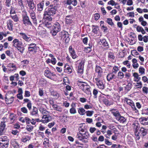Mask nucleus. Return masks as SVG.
Instances as JSON below:
<instances>
[{
    "mask_svg": "<svg viewBox=\"0 0 148 148\" xmlns=\"http://www.w3.org/2000/svg\"><path fill=\"white\" fill-rule=\"evenodd\" d=\"M56 6L53 7V5H50L47 9L45 10L43 14V18L47 20L52 21V18L51 16L56 14Z\"/></svg>",
    "mask_w": 148,
    "mask_h": 148,
    "instance_id": "obj_1",
    "label": "nucleus"
},
{
    "mask_svg": "<svg viewBox=\"0 0 148 148\" xmlns=\"http://www.w3.org/2000/svg\"><path fill=\"white\" fill-rule=\"evenodd\" d=\"M12 43L13 46L17 48L21 53H23L24 48L21 41H20L18 39H15L13 41Z\"/></svg>",
    "mask_w": 148,
    "mask_h": 148,
    "instance_id": "obj_2",
    "label": "nucleus"
},
{
    "mask_svg": "<svg viewBox=\"0 0 148 148\" xmlns=\"http://www.w3.org/2000/svg\"><path fill=\"white\" fill-rule=\"evenodd\" d=\"M61 29V26L59 23L56 22L52 26L51 33L53 36H56L57 33L60 32Z\"/></svg>",
    "mask_w": 148,
    "mask_h": 148,
    "instance_id": "obj_3",
    "label": "nucleus"
},
{
    "mask_svg": "<svg viewBox=\"0 0 148 148\" xmlns=\"http://www.w3.org/2000/svg\"><path fill=\"white\" fill-rule=\"evenodd\" d=\"M79 88L83 90L87 95H91V93L90 89V86L85 83H80L78 84Z\"/></svg>",
    "mask_w": 148,
    "mask_h": 148,
    "instance_id": "obj_4",
    "label": "nucleus"
},
{
    "mask_svg": "<svg viewBox=\"0 0 148 148\" xmlns=\"http://www.w3.org/2000/svg\"><path fill=\"white\" fill-rule=\"evenodd\" d=\"M22 21L23 24L26 25H32V24L30 21L29 17L27 15V12L23 11L22 12Z\"/></svg>",
    "mask_w": 148,
    "mask_h": 148,
    "instance_id": "obj_5",
    "label": "nucleus"
},
{
    "mask_svg": "<svg viewBox=\"0 0 148 148\" xmlns=\"http://www.w3.org/2000/svg\"><path fill=\"white\" fill-rule=\"evenodd\" d=\"M13 94L11 92L7 93L5 95V99L7 104H10L14 101Z\"/></svg>",
    "mask_w": 148,
    "mask_h": 148,
    "instance_id": "obj_6",
    "label": "nucleus"
},
{
    "mask_svg": "<svg viewBox=\"0 0 148 148\" xmlns=\"http://www.w3.org/2000/svg\"><path fill=\"white\" fill-rule=\"evenodd\" d=\"M95 80L97 85L99 88L101 89H103L104 88L105 85L103 82V81L101 79V77H95Z\"/></svg>",
    "mask_w": 148,
    "mask_h": 148,
    "instance_id": "obj_7",
    "label": "nucleus"
},
{
    "mask_svg": "<svg viewBox=\"0 0 148 148\" xmlns=\"http://www.w3.org/2000/svg\"><path fill=\"white\" fill-rule=\"evenodd\" d=\"M28 49L29 51L33 54H35L37 51V48L35 43H32L28 45Z\"/></svg>",
    "mask_w": 148,
    "mask_h": 148,
    "instance_id": "obj_8",
    "label": "nucleus"
},
{
    "mask_svg": "<svg viewBox=\"0 0 148 148\" xmlns=\"http://www.w3.org/2000/svg\"><path fill=\"white\" fill-rule=\"evenodd\" d=\"M95 77H101L103 69L99 66H96L95 68Z\"/></svg>",
    "mask_w": 148,
    "mask_h": 148,
    "instance_id": "obj_9",
    "label": "nucleus"
},
{
    "mask_svg": "<svg viewBox=\"0 0 148 148\" xmlns=\"http://www.w3.org/2000/svg\"><path fill=\"white\" fill-rule=\"evenodd\" d=\"M117 77L116 75L111 72L109 73L107 75V79L108 81L113 80L115 82L117 81Z\"/></svg>",
    "mask_w": 148,
    "mask_h": 148,
    "instance_id": "obj_10",
    "label": "nucleus"
},
{
    "mask_svg": "<svg viewBox=\"0 0 148 148\" xmlns=\"http://www.w3.org/2000/svg\"><path fill=\"white\" fill-rule=\"evenodd\" d=\"M42 118V119L40 121L44 123H47L49 122L52 119L51 116L47 114L43 115Z\"/></svg>",
    "mask_w": 148,
    "mask_h": 148,
    "instance_id": "obj_11",
    "label": "nucleus"
},
{
    "mask_svg": "<svg viewBox=\"0 0 148 148\" xmlns=\"http://www.w3.org/2000/svg\"><path fill=\"white\" fill-rule=\"evenodd\" d=\"M44 75L46 77L51 80L53 79V77L56 75L55 74L51 73L49 70L47 69L45 71Z\"/></svg>",
    "mask_w": 148,
    "mask_h": 148,
    "instance_id": "obj_12",
    "label": "nucleus"
},
{
    "mask_svg": "<svg viewBox=\"0 0 148 148\" xmlns=\"http://www.w3.org/2000/svg\"><path fill=\"white\" fill-rule=\"evenodd\" d=\"M85 60H81L78 66L77 72L78 73H81L83 72V69Z\"/></svg>",
    "mask_w": 148,
    "mask_h": 148,
    "instance_id": "obj_13",
    "label": "nucleus"
},
{
    "mask_svg": "<svg viewBox=\"0 0 148 148\" xmlns=\"http://www.w3.org/2000/svg\"><path fill=\"white\" fill-rule=\"evenodd\" d=\"M62 38L64 40L66 43H68L70 40L69 34L66 32L63 31L62 32Z\"/></svg>",
    "mask_w": 148,
    "mask_h": 148,
    "instance_id": "obj_14",
    "label": "nucleus"
},
{
    "mask_svg": "<svg viewBox=\"0 0 148 148\" xmlns=\"http://www.w3.org/2000/svg\"><path fill=\"white\" fill-rule=\"evenodd\" d=\"M20 36L25 41L29 42L31 40V38L25 33H20L19 34Z\"/></svg>",
    "mask_w": 148,
    "mask_h": 148,
    "instance_id": "obj_15",
    "label": "nucleus"
},
{
    "mask_svg": "<svg viewBox=\"0 0 148 148\" xmlns=\"http://www.w3.org/2000/svg\"><path fill=\"white\" fill-rule=\"evenodd\" d=\"M29 13L30 14L32 20V21L33 23L35 24L36 25V19L35 16V13L33 10H29Z\"/></svg>",
    "mask_w": 148,
    "mask_h": 148,
    "instance_id": "obj_16",
    "label": "nucleus"
},
{
    "mask_svg": "<svg viewBox=\"0 0 148 148\" xmlns=\"http://www.w3.org/2000/svg\"><path fill=\"white\" fill-rule=\"evenodd\" d=\"M44 1H42L37 5V10L38 11H42L43 9L44 4Z\"/></svg>",
    "mask_w": 148,
    "mask_h": 148,
    "instance_id": "obj_17",
    "label": "nucleus"
},
{
    "mask_svg": "<svg viewBox=\"0 0 148 148\" xmlns=\"http://www.w3.org/2000/svg\"><path fill=\"white\" fill-rule=\"evenodd\" d=\"M9 145L8 140L0 141V145L1 148H7Z\"/></svg>",
    "mask_w": 148,
    "mask_h": 148,
    "instance_id": "obj_18",
    "label": "nucleus"
},
{
    "mask_svg": "<svg viewBox=\"0 0 148 148\" xmlns=\"http://www.w3.org/2000/svg\"><path fill=\"white\" fill-rule=\"evenodd\" d=\"M7 23L8 29L10 31H12L13 27V21L12 20L9 19Z\"/></svg>",
    "mask_w": 148,
    "mask_h": 148,
    "instance_id": "obj_19",
    "label": "nucleus"
},
{
    "mask_svg": "<svg viewBox=\"0 0 148 148\" xmlns=\"http://www.w3.org/2000/svg\"><path fill=\"white\" fill-rule=\"evenodd\" d=\"M139 121L141 123L144 125H148V117H141L139 119Z\"/></svg>",
    "mask_w": 148,
    "mask_h": 148,
    "instance_id": "obj_20",
    "label": "nucleus"
},
{
    "mask_svg": "<svg viewBox=\"0 0 148 148\" xmlns=\"http://www.w3.org/2000/svg\"><path fill=\"white\" fill-rule=\"evenodd\" d=\"M116 119L120 123H124L125 122H126V119L124 117L121 116L120 115H119Z\"/></svg>",
    "mask_w": 148,
    "mask_h": 148,
    "instance_id": "obj_21",
    "label": "nucleus"
},
{
    "mask_svg": "<svg viewBox=\"0 0 148 148\" xmlns=\"http://www.w3.org/2000/svg\"><path fill=\"white\" fill-rule=\"evenodd\" d=\"M11 144L14 148H19V144L16 140H12L11 141Z\"/></svg>",
    "mask_w": 148,
    "mask_h": 148,
    "instance_id": "obj_22",
    "label": "nucleus"
},
{
    "mask_svg": "<svg viewBox=\"0 0 148 148\" xmlns=\"http://www.w3.org/2000/svg\"><path fill=\"white\" fill-rule=\"evenodd\" d=\"M133 75L134 77V81L135 82H138L141 79L140 77H139V75L137 73H134Z\"/></svg>",
    "mask_w": 148,
    "mask_h": 148,
    "instance_id": "obj_23",
    "label": "nucleus"
},
{
    "mask_svg": "<svg viewBox=\"0 0 148 148\" xmlns=\"http://www.w3.org/2000/svg\"><path fill=\"white\" fill-rule=\"evenodd\" d=\"M66 4L69 5L72 4L73 6H75L77 4V1L76 0H67Z\"/></svg>",
    "mask_w": 148,
    "mask_h": 148,
    "instance_id": "obj_24",
    "label": "nucleus"
},
{
    "mask_svg": "<svg viewBox=\"0 0 148 148\" xmlns=\"http://www.w3.org/2000/svg\"><path fill=\"white\" fill-rule=\"evenodd\" d=\"M8 67L9 68L10 71H13L16 70V66L13 63H10L8 65Z\"/></svg>",
    "mask_w": 148,
    "mask_h": 148,
    "instance_id": "obj_25",
    "label": "nucleus"
},
{
    "mask_svg": "<svg viewBox=\"0 0 148 148\" xmlns=\"http://www.w3.org/2000/svg\"><path fill=\"white\" fill-rule=\"evenodd\" d=\"M108 59L112 61H113V60H114L115 58L114 55V53L112 52H109L108 53Z\"/></svg>",
    "mask_w": 148,
    "mask_h": 148,
    "instance_id": "obj_26",
    "label": "nucleus"
},
{
    "mask_svg": "<svg viewBox=\"0 0 148 148\" xmlns=\"http://www.w3.org/2000/svg\"><path fill=\"white\" fill-rule=\"evenodd\" d=\"M9 118L11 122H13L16 119V115L14 113H10Z\"/></svg>",
    "mask_w": 148,
    "mask_h": 148,
    "instance_id": "obj_27",
    "label": "nucleus"
},
{
    "mask_svg": "<svg viewBox=\"0 0 148 148\" xmlns=\"http://www.w3.org/2000/svg\"><path fill=\"white\" fill-rule=\"evenodd\" d=\"M3 121H1L0 125V130H4L5 125V120H6V118H3L2 119Z\"/></svg>",
    "mask_w": 148,
    "mask_h": 148,
    "instance_id": "obj_28",
    "label": "nucleus"
},
{
    "mask_svg": "<svg viewBox=\"0 0 148 148\" xmlns=\"http://www.w3.org/2000/svg\"><path fill=\"white\" fill-rule=\"evenodd\" d=\"M133 63V66L134 69L138 68L139 66V64L137 62V61L135 58H134L132 60Z\"/></svg>",
    "mask_w": 148,
    "mask_h": 148,
    "instance_id": "obj_29",
    "label": "nucleus"
},
{
    "mask_svg": "<svg viewBox=\"0 0 148 148\" xmlns=\"http://www.w3.org/2000/svg\"><path fill=\"white\" fill-rule=\"evenodd\" d=\"M99 44L101 45H102L104 47L108 46V42L105 39L100 40L99 42Z\"/></svg>",
    "mask_w": 148,
    "mask_h": 148,
    "instance_id": "obj_30",
    "label": "nucleus"
},
{
    "mask_svg": "<svg viewBox=\"0 0 148 148\" xmlns=\"http://www.w3.org/2000/svg\"><path fill=\"white\" fill-rule=\"evenodd\" d=\"M38 29L39 30L38 32L40 34H43L46 33V30L42 27L39 26L38 27Z\"/></svg>",
    "mask_w": 148,
    "mask_h": 148,
    "instance_id": "obj_31",
    "label": "nucleus"
},
{
    "mask_svg": "<svg viewBox=\"0 0 148 148\" xmlns=\"http://www.w3.org/2000/svg\"><path fill=\"white\" fill-rule=\"evenodd\" d=\"M38 109L35 107L33 106L32 110L30 112V114L32 115L36 116L38 114Z\"/></svg>",
    "mask_w": 148,
    "mask_h": 148,
    "instance_id": "obj_32",
    "label": "nucleus"
},
{
    "mask_svg": "<svg viewBox=\"0 0 148 148\" xmlns=\"http://www.w3.org/2000/svg\"><path fill=\"white\" fill-rule=\"evenodd\" d=\"M53 108L55 110L58 111L60 112H61L62 111V108L60 106H58L57 104L53 105Z\"/></svg>",
    "mask_w": 148,
    "mask_h": 148,
    "instance_id": "obj_33",
    "label": "nucleus"
},
{
    "mask_svg": "<svg viewBox=\"0 0 148 148\" xmlns=\"http://www.w3.org/2000/svg\"><path fill=\"white\" fill-rule=\"evenodd\" d=\"M65 69H64V71L65 73H67L68 74H70L72 72V69L71 67L68 66L66 68V66L65 67Z\"/></svg>",
    "mask_w": 148,
    "mask_h": 148,
    "instance_id": "obj_34",
    "label": "nucleus"
},
{
    "mask_svg": "<svg viewBox=\"0 0 148 148\" xmlns=\"http://www.w3.org/2000/svg\"><path fill=\"white\" fill-rule=\"evenodd\" d=\"M17 4L18 7L21 9L24 8V6L23 4V1L22 0H17Z\"/></svg>",
    "mask_w": 148,
    "mask_h": 148,
    "instance_id": "obj_35",
    "label": "nucleus"
},
{
    "mask_svg": "<svg viewBox=\"0 0 148 148\" xmlns=\"http://www.w3.org/2000/svg\"><path fill=\"white\" fill-rule=\"evenodd\" d=\"M51 95L53 96L56 99H57L60 96L59 94L56 91H53L51 92Z\"/></svg>",
    "mask_w": 148,
    "mask_h": 148,
    "instance_id": "obj_36",
    "label": "nucleus"
},
{
    "mask_svg": "<svg viewBox=\"0 0 148 148\" xmlns=\"http://www.w3.org/2000/svg\"><path fill=\"white\" fill-rule=\"evenodd\" d=\"M132 88V84L129 82L127 84L125 87V90L127 91H130Z\"/></svg>",
    "mask_w": 148,
    "mask_h": 148,
    "instance_id": "obj_37",
    "label": "nucleus"
},
{
    "mask_svg": "<svg viewBox=\"0 0 148 148\" xmlns=\"http://www.w3.org/2000/svg\"><path fill=\"white\" fill-rule=\"evenodd\" d=\"M47 20V21H46L44 23V25H45V27L48 28H49L52 26V25L51 22L50 21Z\"/></svg>",
    "mask_w": 148,
    "mask_h": 148,
    "instance_id": "obj_38",
    "label": "nucleus"
},
{
    "mask_svg": "<svg viewBox=\"0 0 148 148\" xmlns=\"http://www.w3.org/2000/svg\"><path fill=\"white\" fill-rule=\"evenodd\" d=\"M125 101L128 105H129L131 107L134 104L133 101L131 100L128 99L127 98H125Z\"/></svg>",
    "mask_w": 148,
    "mask_h": 148,
    "instance_id": "obj_39",
    "label": "nucleus"
},
{
    "mask_svg": "<svg viewBox=\"0 0 148 148\" xmlns=\"http://www.w3.org/2000/svg\"><path fill=\"white\" fill-rule=\"evenodd\" d=\"M78 112L79 113L82 115H84L86 113L85 110L82 108H79L78 109Z\"/></svg>",
    "mask_w": 148,
    "mask_h": 148,
    "instance_id": "obj_40",
    "label": "nucleus"
},
{
    "mask_svg": "<svg viewBox=\"0 0 148 148\" xmlns=\"http://www.w3.org/2000/svg\"><path fill=\"white\" fill-rule=\"evenodd\" d=\"M92 31L95 34H96L97 33L99 28L97 26L93 25L92 26Z\"/></svg>",
    "mask_w": 148,
    "mask_h": 148,
    "instance_id": "obj_41",
    "label": "nucleus"
},
{
    "mask_svg": "<svg viewBox=\"0 0 148 148\" xmlns=\"http://www.w3.org/2000/svg\"><path fill=\"white\" fill-rule=\"evenodd\" d=\"M101 99L103 103L106 105H110L109 100L104 97H101Z\"/></svg>",
    "mask_w": 148,
    "mask_h": 148,
    "instance_id": "obj_42",
    "label": "nucleus"
},
{
    "mask_svg": "<svg viewBox=\"0 0 148 148\" xmlns=\"http://www.w3.org/2000/svg\"><path fill=\"white\" fill-rule=\"evenodd\" d=\"M30 138H31L29 137L28 136H26L23 137L21 140L23 142L25 143L30 140Z\"/></svg>",
    "mask_w": 148,
    "mask_h": 148,
    "instance_id": "obj_43",
    "label": "nucleus"
},
{
    "mask_svg": "<svg viewBox=\"0 0 148 148\" xmlns=\"http://www.w3.org/2000/svg\"><path fill=\"white\" fill-rule=\"evenodd\" d=\"M27 4L30 9L29 10H33L35 7L33 1Z\"/></svg>",
    "mask_w": 148,
    "mask_h": 148,
    "instance_id": "obj_44",
    "label": "nucleus"
},
{
    "mask_svg": "<svg viewBox=\"0 0 148 148\" xmlns=\"http://www.w3.org/2000/svg\"><path fill=\"white\" fill-rule=\"evenodd\" d=\"M119 70V68L118 66H114L113 68L112 73L116 75L117 72Z\"/></svg>",
    "mask_w": 148,
    "mask_h": 148,
    "instance_id": "obj_45",
    "label": "nucleus"
},
{
    "mask_svg": "<svg viewBox=\"0 0 148 148\" xmlns=\"http://www.w3.org/2000/svg\"><path fill=\"white\" fill-rule=\"evenodd\" d=\"M112 114L115 116L116 119L118 117L119 115H120L119 112L116 111H115L114 110H112Z\"/></svg>",
    "mask_w": 148,
    "mask_h": 148,
    "instance_id": "obj_46",
    "label": "nucleus"
},
{
    "mask_svg": "<svg viewBox=\"0 0 148 148\" xmlns=\"http://www.w3.org/2000/svg\"><path fill=\"white\" fill-rule=\"evenodd\" d=\"M44 141L43 143V144L45 147H46L48 146L49 144V140L47 138H45L44 139Z\"/></svg>",
    "mask_w": 148,
    "mask_h": 148,
    "instance_id": "obj_47",
    "label": "nucleus"
},
{
    "mask_svg": "<svg viewBox=\"0 0 148 148\" xmlns=\"http://www.w3.org/2000/svg\"><path fill=\"white\" fill-rule=\"evenodd\" d=\"M139 130H136L135 132V135L136 136V139L138 140L140 138V136L141 135L140 132L138 131Z\"/></svg>",
    "mask_w": 148,
    "mask_h": 148,
    "instance_id": "obj_48",
    "label": "nucleus"
},
{
    "mask_svg": "<svg viewBox=\"0 0 148 148\" xmlns=\"http://www.w3.org/2000/svg\"><path fill=\"white\" fill-rule=\"evenodd\" d=\"M117 75L119 79H121L124 77V75L122 72L119 71Z\"/></svg>",
    "mask_w": 148,
    "mask_h": 148,
    "instance_id": "obj_49",
    "label": "nucleus"
},
{
    "mask_svg": "<svg viewBox=\"0 0 148 148\" xmlns=\"http://www.w3.org/2000/svg\"><path fill=\"white\" fill-rule=\"evenodd\" d=\"M145 69L142 67H140L139 69V73L141 75L144 74H145Z\"/></svg>",
    "mask_w": 148,
    "mask_h": 148,
    "instance_id": "obj_50",
    "label": "nucleus"
},
{
    "mask_svg": "<svg viewBox=\"0 0 148 148\" xmlns=\"http://www.w3.org/2000/svg\"><path fill=\"white\" fill-rule=\"evenodd\" d=\"M107 23L111 26H112L114 25V24L112 22V20L110 18H107Z\"/></svg>",
    "mask_w": 148,
    "mask_h": 148,
    "instance_id": "obj_51",
    "label": "nucleus"
},
{
    "mask_svg": "<svg viewBox=\"0 0 148 148\" xmlns=\"http://www.w3.org/2000/svg\"><path fill=\"white\" fill-rule=\"evenodd\" d=\"M10 17L15 22H17L18 20V18L17 15L16 14L15 15H10Z\"/></svg>",
    "mask_w": 148,
    "mask_h": 148,
    "instance_id": "obj_52",
    "label": "nucleus"
},
{
    "mask_svg": "<svg viewBox=\"0 0 148 148\" xmlns=\"http://www.w3.org/2000/svg\"><path fill=\"white\" fill-rule=\"evenodd\" d=\"M142 84L140 81L137 82L136 84L135 85V86H138L137 88H141L142 87Z\"/></svg>",
    "mask_w": 148,
    "mask_h": 148,
    "instance_id": "obj_53",
    "label": "nucleus"
},
{
    "mask_svg": "<svg viewBox=\"0 0 148 148\" xmlns=\"http://www.w3.org/2000/svg\"><path fill=\"white\" fill-rule=\"evenodd\" d=\"M72 18H65V19L66 20V23L67 24H70L72 23Z\"/></svg>",
    "mask_w": 148,
    "mask_h": 148,
    "instance_id": "obj_54",
    "label": "nucleus"
},
{
    "mask_svg": "<svg viewBox=\"0 0 148 148\" xmlns=\"http://www.w3.org/2000/svg\"><path fill=\"white\" fill-rule=\"evenodd\" d=\"M21 111L24 113L27 114L28 112L27 109L25 107H23L21 109Z\"/></svg>",
    "mask_w": 148,
    "mask_h": 148,
    "instance_id": "obj_55",
    "label": "nucleus"
},
{
    "mask_svg": "<svg viewBox=\"0 0 148 148\" xmlns=\"http://www.w3.org/2000/svg\"><path fill=\"white\" fill-rule=\"evenodd\" d=\"M94 112L93 111H87L86 112L87 116H92Z\"/></svg>",
    "mask_w": 148,
    "mask_h": 148,
    "instance_id": "obj_56",
    "label": "nucleus"
},
{
    "mask_svg": "<svg viewBox=\"0 0 148 148\" xmlns=\"http://www.w3.org/2000/svg\"><path fill=\"white\" fill-rule=\"evenodd\" d=\"M70 112L71 114H75L76 112V109L75 108L72 107L70 110Z\"/></svg>",
    "mask_w": 148,
    "mask_h": 148,
    "instance_id": "obj_57",
    "label": "nucleus"
},
{
    "mask_svg": "<svg viewBox=\"0 0 148 148\" xmlns=\"http://www.w3.org/2000/svg\"><path fill=\"white\" fill-rule=\"evenodd\" d=\"M69 50L70 53L71 55L73 53H74L75 51L73 49L71 46H70L69 48Z\"/></svg>",
    "mask_w": 148,
    "mask_h": 148,
    "instance_id": "obj_58",
    "label": "nucleus"
},
{
    "mask_svg": "<svg viewBox=\"0 0 148 148\" xmlns=\"http://www.w3.org/2000/svg\"><path fill=\"white\" fill-rule=\"evenodd\" d=\"M129 61L128 60L124 61L123 62V64L125 65H126L127 66L128 68L130 67V64L129 63Z\"/></svg>",
    "mask_w": 148,
    "mask_h": 148,
    "instance_id": "obj_59",
    "label": "nucleus"
},
{
    "mask_svg": "<svg viewBox=\"0 0 148 148\" xmlns=\"http://www.w3.org/2000/svg\"><path fill=\"white\" fill-rule=\"evenodd\" d=\"M84 51L86 53H89L91 51V48L89 47H86L84 48Z\"/></svg>",
    "mask_w": 148,
    "mask_h": 148,
    "instance_id": "obj_60",
    "label": "nucleus"
},
{
    "mask_svg": "<svg viewBox=\"0 0 148 148\" xmlns=\"http://www.w3.org/2000/svg\"><path fill=\"white\" fill-rule=\"evenodd\" d=\"M89 135L88 132L87 131L86 133L82 136V138L87 139L89 137Z\"/></svg>",
    "mask_w": 148,
    "mask_h": 148,
    "instance_id": "obj_61",
    "label": "nucleus"
},
{
    "mask_svg": "<svg viewBox=\"0 0 148 148\" xmlns=\"http://www.w3.org/2000/svg\"><path fill=\"white\" fill-rule=\"evenodd\" d=\"M148 88L145 86L143 87L142 89V91L143 92L147 94L148 92Z\"/></svg>",
    "mask_w": 148,
    "mask_h": 148,
    "instance_id": "obj_62",
    "label": "nucleus"
},
{
    "mask_svg": "<svg viewBox=\"0 0 148 148\" xmlns=\"http://www.w3.org/2000/svg\"><path fill=\"white\" fill-rule=\"evenodd\" d=\"M98 91L95 89H94L93 92V94L94 95V97L96 98L97 97V95L98 94Z\"/></svg>",
    "mask_w": 148,
    "mask_h": 148,
    "instance_id": "obj_63",
    "label": "nucleus"
},
{
    "mask_svg": "<svg viewBox=\"0 0 148 148\" xmlns=\"http://www.w3.org/2000/svg\"><path fill=\"white\" fill-rule=\"evenodd\" d=\"M142 80L144 83H148V79L146 76H143L142 77Z\"/></svg>",
    "mask_w": 148,
    "mask_h": 148,
    "instance_id": "obj_64",
    "label": "nucleus"
}]
</instances>
